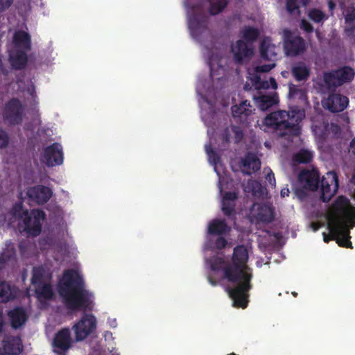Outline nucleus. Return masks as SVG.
Segmentation results:
<instances>
[{
  "mask_svg": "<svg viewBox=\"0 0 355 355\" xmlns=\"http://www.w3.org/2000/svg\"><path fill=\"white\" fill-rule=\"evenodd\" d=\"M310 0H287L286 3V8L288 14L291 15H300V7L306 6Z\"/></svg>",
  "mask_w": 355,
  "mask_h": 355,
  "instance_id": "28",
  "label": "nucleus"
},
{
  "mask_svg": "<svg viewBox=\"0 0 355 355\" xmlns=\"http://www.w3.org/2000/svg\"><path fill=\"white\" fill-rule=\"evenodd\" d=\"M275 67V64H262L257 67L256 70L257 72L266 73L270 71Z\"/></svg>",
  "mask_w": 355,
  "mask_h": 355,
  "instance_id": "48",
  "label": "nucleus"
},
{
  "mask_svg": "<svg viewBox=\"0 0 355 355\" xmlns=\"http://www.w3.org/2000/svg\"><path fill=\"white\" fill-rule=\"evenodd\" d=\"M300 180L304 182V187L306 189L315 191L319 187L320 173L317 170L303 171L300 173Z\"/></svg>",
  "mask_w": 355,
  "mask_h": 355,
  "instance_id": "18",
  "label": "nucleus"
},
{
  "mask_svg": "<svg viewBox=\"0 0 355 355\" xmlns=\"http://www.w3.org/2000/svg\"><path fill=\"white\" fill-rule=\"evenodd\" d=\"M344 34L347 39L355 43V22L346 24V26L344 28Z\"/></svg>",
  "mask_w": 355,
  "mask_h": 355,
  "instance_id": "42",
  "label": "nucleus"
},
{
  "mask_svg": "<svg viewBox=\"0 0 355 355\" xmlns=\"http://www.w3.org/2000/svg\"><path fill=\"white\" fill-rule=\"evenodd\" d=\"M73 343L69 328H62L53 336V351L57 355H67L68 351L71 348Z\"/></svg>",
  "mask_w": 355,
  "mask_h": 355,
  "instance_id": "10",
  "label": "nucleus"
},
{
  "mask_svg": "<svg viewBox=\"0 0 355 355\" xmlns=\"http://www.w3.org/2000/svg\"><path fill=\"white\" fill-rule=\"evenodd\" d=\"M309 18L314 21L315 23H323L326 19H328L323 11L318 8H311L308 12Z\"/></svg>",
  "mask_w": 355,
  "mask_h": 355,
  "instance_id": "37",
  "label": "nucleus"
},
{
  "mask_svg": "<svg viewBox=\"0 0 355 355\" xmlns=\"http://www.w3.org/2000/svg\"><path fill=\"white\" fill-rule=\"evenodd\" d=\"M46 219L45 212L40 209H33L25 212L23 220L24 231L29 235L37 236L42 232V222Z\"/></svg>",
  "mask_w": 355,
  "mask_h": 355,
  "instance_id": "7",
  "label": "nucleus"
},
{
  "mask_svg": "<svg viewBox=\"0 0 355 355\" xmlns=\"http://www.w3.org/2000/svg\"><path fill=\"white\" fill-rule=\"evenodd\" d=\"M339 78L338 85H343L345 83L351 81L354 76V70L350 67H343L340 69L336 70Z\"/></svg>",
  "mask_w": 355,
  "mask_h": 355,
  "instance_id": "35",
  "label": "nucleus"
},
{
  "mask_svg": "<svg viewBox=\"0 0 355 355\" xmlns=\"http://www.w3.org/2000/svg\"><path fill=\"white\" fill-rule=\"evenodd\" d=\"M327 4H328L329 10L331 12V15L332 16L334 15V10L336 8V3H334V1L333 0H329Z\"/></svg>",
  "mask_w": 355,
  "mask_h": 355,
  "instance_id": "53",
  "label": "nucleus"
},
{
  "mask_svg": "<svg viewBox=\"0 0 355 355\" xmlns=\"http://www.w3.org/2000/svg\"><path fill=\"white\" fill-rule=\"evenodd\" d=\"M58 292L67 309L76 311H92L93 294L85 289L83 277L74 270H67L58 284Z\"/></svg>",
  "mask_w": 355,
  "mask_h": 355,
  "instance_id": "2",
  "label": "nucleus"
},
{
  "mask_svg": "<svg viewBox=\"0 0 355 355\" xmlns=\"http://www.w3.org/2000/svg\"><path fill=\"white\" fill-rule=\"evenodd\" d=\"M13 43L19 50L29 51L31 49V38L28 33L24 31H17L13 35Z\"/></svg>",
  "mask_w": 355,
  "mask_h": 355,
  "instance_id": "22",
  "label": "nucleus"
},
{
  "mask_svg": "<svg viewBox=\"0 0 355 355\" xmlns=\"http://www.w3.org/2000/svg\"><path fill=\"white\" fill-rule=\"evenodd\" d=\"M232 131L234 133V143H240L242 141L244 136L243 130L239 126L234 125L232 127Z\"/></svg>",
  "mask_w": 355,
  "mask_h": 355,
  "instance_id": "44",
  "label": "nucleus"
},
{
  "mask_svg": "<svg viewBox=\"0 0 355 355\" xmlns=\"http://www.w3.org/2000/svg\"><path fill=\"white\" fill-rule=\"evenodd\" d=\"M328 229L333 239L340 247L353 248L350 241L348 225H355V207L350 205L349 199L340 196L332 205L331 213L328 219Z\"/></svg>",
  "mask_w": 355,
  "mask_h": 355,
  "instance_id": "3",
  "label": "nucleus"
},
{
  "mask_svg": "<svg viewBox=\"0 0 355 355\" xmlns=\"http://www.w3.org/2000/svg\"><path fill=\"white\" fill-rule=\"evenodd\" d=\"M345 23L346 24L355 23V7L352 5L348 6L344 12Z\"/></svg>",
  "mask_w": 355,
  "mask_h": 355,
  "instance_id": "41",
  "label": "nucleus"
},
{
  "mask_svg": "<svg viewBox=\"0 0 355 355\" xmlns=\"http://www.w3.org/2000/svg\"><path fill=\"white\" fill-rule=\"evenodd\" d=\"M260 55L266 60H273L277 57L275 46L271 44L270 40L265 38L260 44Z\"/></svg>",
  "mask_w": 355,
  "mask_h": 355,
  "instance_id": "26",
  "label": "nucleus"
},
{
  "mask_svg": "<svg viewBox=\"0 0 355 355\" xmlns=\"http://www.w3.org/2000/svg\"><path fill=\"white\" fill-rule=\"evenodd\" d=\"M8 316L10 320L11 327L15 329L21 327L27 320L26 313L21 307H17L9 311Z\"/></svg>",
  "mask_w": 355,
  "mask_h": 355,
  "instance_id": "25",
  "label": "nucleus"
},
{
  "mask_svg": "<svg viewBox=\"0 0 355 355\" xmlns=\"http://www.w3.org/2000/svg\"><path fill=\"white\" fill-rule=\"evenodd\" d=\"M96 319L93 314L84 313L71 328L75 334V340L80 342L87 338L96 330Z\"/></svg>",
  "mask_w": 355,
  "mask_h": 355,
  "instance_id": "6",
  "label": "nucleus"
},
{
  "mask_svg": "<svg viewBox=\"0 0 355 355\" xmlns=\"http://www.w3.org/2000/svg\"><path fill=\"white\" fill-rule=\"evenodd\" d=\"M208 2L209 4L208 12L212 16L223 12L229 3L228 0H208Z\"/></svg>",
  "mask_w": 355,
  "mask_h": 355,
  "instance_id": "30",
  "label": "nucleus"
},
{
  "mask_svg": "<svg viewBox=\"0 0 355 355\" xmlns=\"http://www.w3.org/2000/svg\"><path fill=\"white\" fill-rule=\"evenodd\" d=\"M312 159L313 153L306 149H301L293 157V161L298 164H309Z\"/></svg>",
  "mask_w": 355,
  "mask_h": 355,
  "instance_id": "34",
  "label": "nucleus"
},
{
  "mask_svg": "<svg viewBox=\"0 0 355 355\" xmlns=\"http://www.w3.org/2000/svg\"><path fill=\"white\" fill-rule=\"evenodd\" d=\"M205 149L211 164L215 166L217 165L220 162V157L211 146H206Z\"/></svg>",
  "mask_w": 355,
  "mask_h": 355,
  "instance_id": "40",
  "label": "nucleus"
},
{
  "mask_svg": "<svg viewBox=\"0 0 355 355\" xmlns=\"http://www.w3.org/2000/svg\"><path fill=\"white\" fill-rule=\"evenodd\" d=\"M3 324H4V322H3V320L2 318V315L0 313V334L1 333V331L3 330Z\"/></svg>",
  "mask_w": 355,
  "mask_h": 355,
  "instance_id": "57",
  "label": "nucleus"
},
{
  "mask_svg": "<svg viewBox=\"0 0 355 355\" xmlns=\"http://www.w3.org/2000/svg\"><path fill=\"white\" fill-rule=\"evenodd\" d=\"M291 75L297 82L306 81L310 76V68L303 62L294 64L291 70Z\"/></svg>",
  "mask_w": 355,
  "mask_h": 355,
  "instance_id": "23",
  "label": "nucleus"
},
{
  "mask_svg": "<svg viewBox=\"0 0 355 355\" xmlns=\"http://www.w3.org/2000/svg\"><path fill=\"white\" fill-rule=\"evenodd\" d=\"M25 116V106L17 98H12L4 105L2 116L4 122L15 126L22 123Z\"/></svg>",
  "mask_w": 355,
  "mask_h": 355,
  "instance_id": "5",
  "label": "nucleus"
},
{
  "mask_svg": "<svg viewBox=\"0 0 355 355\" xmlns=\"http://www.w3.org/2000/svg\"><path fill=\"white\" fill-rule=\"evenodd\" d=\"M254 100L261 110L266 111L278 104L279 96L277 92H273L269 94H259L254 96Z\"/></svg>",
  "mask_w": 355,
  "mask_h": 355,
  "instance_id": "19",
  "label": "nucleus"
},
{
  "mask_svg": "<svg viewBox=\"0 0 355 355\" xmlns=\"http://www.w3.org/2000/svg\"><path fill=\"white\" fill-rule=\"evenodd\" d=\"M284 49L287 55L296 56L306 51V42L301 36L294 34L290 30H285Z\"/></svg>",
  "mask_w": 355,
  "mask_h": 355,
  "instance_id": "8",
  "label": "nucleus"
},
{
  "mask_svg": "<svg viewBox=\"0 0 355 355\" xmlns=\"http://www.w3.org/2000/svg\"><path fill=\"white\" fill-rule=\"evenodd\" d=\"M44 270L42 267H35L33 270L31 284L34 286L40 285L44 283Z\"/></svg>",
  "mask_w": 355,
  "mask_h": 355,
  "instance_id": "38",
  "label": "nucleus"
},
{
  "mask_svg": "<svg viewBox=\"0 0 355 355\" xmlns=\"http://www.w3.org/2000/svg\"><path fill=\"white\" fill-rule=\"evenodd\" d=\"M268 172H267V173L266 175V180L268 182V183L271 186H275V183H276L275 175L270 168H268Z\"/></svg>",
  "mask_w": 355,
  "mask_h": 355,
  "instance_id": "49",
  "label": "nucleus"
},
{
  "mask_svg": "<svg viewBox=\"0 0 355 355\" xmlns=\"http://www.w3.org/2000/svg\"><path fill=\"white\" fill-rule=\"evenodd\" d=\"M13 3V0H0V12L7 10Z\"/></svg>",
  "mask_w": 355,
  "mask_h": 355,
  "instance_id": "50",
  "label": "nucleus"
},
{
  "mask_svg": "<svg viewBox=\"0 0 355 355\" xmlns=\"http://www.w3.org/2000/svg\"><path fill=\"white\" fill-rule=\"evenodd\" d=\"M238 198V193L235 191H227L222 199V211L228 217L234 216L236 200Z\"/></svg>",
  "mask_w": 355,
  "mask_h": 355,
  "instance_id": "20",
  "label": "nucleus"
},
{
  "mask_svg": "<svg viewBox=\"0 0 355 355\" xmlns=\"http://www.w3.org/2000/svg\"><path fill=\"white\" fill-rule=\"evenodd\" d=\"M241 162L243 167L252 169L254 172L258 171L261 168V162L254 153H248Z\"/></svg>",
  "mask_w": 355,
  "mask_h": 355,
  "instance_id": "29",
  "label": "nucleus"
},
{
  "mask_svg": "<svg viewBox=\"0 0 355 355\" xmlns=\"http://www.w3.org/2000/svg\"><path fill=\"white\" fill-rule=\"evenodd\" d=\"M293 90H294L293 88L290 87V89H289L290 94H293Z\"/></svg>",
  "mask_w": 355,
  "mask_h": 355,
  "instance_id": "59",
  "label": "nucleus"
},
{
  "mask_svg": "<svg viewBox=\"0 0 355 355\" xmlns=\"http://www.w3.org/2000/svg\"><path fill=\"white\" fill-rule=\"evenodd\" d=\"M12 299L11 289L8 284L0 282V303L8 302Z\"/></svg>",
  "mask_w": 355,
  "mask_h": 355,
  "instance_id": "39",
  "label": "nucleus"
},
{
  "mask_svg": "<svg viewBox=\"0 0 355 355\" xmlns=\"http://www.w3.org/2000/svg\"><path fill=\"white\" fill-rule=\"evenodd\" d=\"M331 239H333V236H332V235H331V239H329V238H328V236H327L324 233V241L325 243H328Z\"/></svg>",
  "mask_w": 355,
  "mask_h": 355,
  "instance_id": "58",
  "label": "nucleus"
},
{
  "mask_svg": "<svg viewBox=\"0 0 355 355\" xmlns=\"http://www.w3.org/2000/svg\"><path fill=\"white\" fill-rule=\"evenodd\" d=\"M249 259L248 251L243 245L234 248L231 261L217 257L211 261V270L215 272L223 271V277L227 282L236 284L234 287H228L227 291L234 304L237 307H247L248 292L252 288V269L247 265Z\"/></svg>",
  "mask_w": 355,
  "mask_h": 355,
  "instance_id": "1",
  "label": "nucleus"
},
{
  "mask_svg": "<svg viewBox=\"0 0 355 355\" xmlns=\"http://www.w3.org/2000/svg\"><path fill=\"white\" fill-rule=\"evenodd\" d=\"M349 151L355 155V137L350 142Z\"/></svg>",
  "mask_w": 355,
  "mask_h": 355,
  "instance_id": "54",
  "label": "nucleus"
},
{
  "mask_svg": "<svg viewBox=\"0 0 355 355\" xmlns=\"http://www.w3.org/2000/svg\"><path fill=\"white\" fill-rule=\"evenodd\" d=\"M208 281L212 285V286H216L218 285V281H216V279H214L213 277H211V276H209L208 277Z\"/></svg>",
  "mask_w": 355,
  "mask_h": 355,
  "instance_id": "56",
  "label": "nucleus"
},
{
  "mask_svg": "<svg viewBox=\"0 0 355 355\" xmlns=\"http://www.w3.org/2000/svg\"><path fill=\"white\" fill-rule=\"evenodd\" d=\"M9 143V137L7 132L0 128V149L6 148Z\"/></svg>",
  "mask_w": 355,
  "mask_h": 355,
  "instance_id": "45",
  "label": "nucleus"
},
{
  "mask_svg": "<svg viewBox=\"0 0 355 355\" xmlns=\"http://www.w3.org/2000/svg\"><path fill=\"white\" fill-rule=\"evenodd\" d=\"M24 350L21 339L19 336H7L0 343V354L18 355Z\"/></svg>",
  "mask_w": 355,
  "mask_h": 355,
  "instance_id": "13",
  "label": "nucleus"
},
{
  "mask_svg": "<svg viewBox=\"0 0 355 355\" xmlns=\"http://www.w3.org/2000/svg\"><path fill=\"white\" fill-rule=\"evenodd\" d=\"M228 355H238V354H235V353L232 352V353L229 354Z\"/></svg>",
  "mask_w": 355,
  "mask_h": 355,
  "instance_id": "61",
  "label": "nucleus"
},
{
  "mask_svg": "<svg viewBox=\"0 0 355 355\" xmlns=\"http://www.w3.org/2000/svg\"><path fill=\"white\" fill-rule=\"evenodd\" d=\"M254 109L247 100L242 101L239 105L232 107V113L234 119L238 118L241 123H245L248 116L252 114Z\"/></svg>",
  "mask_w": 355,
  "mask_h": 355,
  "instance_id": "21",
  "label": "nucleus"
},
{
  "mask_svg": "<svg viewBox=\"0 0 355 355\" xmlns=\"http://www.w3.org/2000/svg\"><path fill=\"white\" fill-rule=\"evenodd\" d=\"M27 52L17 50L15 55L10 56V64L13 69L21 70L26 67L28 62Z\"/></svg>",
  "mask_w": 355,
  "mask_h": 355,
  "instance_id": "27",
  "label": "nucleus"
},
{
  "mask_svg": "<svg viewBox=\"0 0 355 355\" xmlns=\"http://www.w3.org/2000/svg\"><path fill=\"white\" fill-rule=\"evenodd\" d=\"M349 104L347 96L340 94H330L324 101L323 106L331 112L336 113L343 111Z\"/></svg>",
  "mask_w": 355,
  "mask_h": 355,
  "instance_id": "16",
  "label": "nucleus"
},
{
  "mask_svg": "<svg viewBox=\"0 0 355 355\" xmlns=\"http://www.w3.org/2000/svg\"><path fill=\"white\" fill-rule=\"evenodd\" d=\"M227 240L222 236H219L215 241V247L218 250H222L226 247Z\"/></svg>",
  "mask_w": 355,
  "mask_h": 355,
  "instance_id": "47",
  "label": "nucleus"
},
{
  "mask_svg": "<svg viewBox=\"0 0 355 355\" xmlns=\"http://www.w3.org/2000/svg\"><path fill=\"white\" fill-rule=\"evenodd\" d=\"M234 60L236 64H241L245 60H249L254 54L253 49L242 40L236 41L235 45L232 46Z\"/></svg>",
  "mask_w": 355,
  "mask_h": 355,
  "instance_id": "17",
  "label": "nucleus"
},
{
  "mask_svg": "<svg viewBox=\"0 0 355 355\" xmlns=\"http://www.w3.org/2000/svg\"><path fill=\"white\" fill-rule=\"evenodd\" d=\"M35 292L39 300H51L53 295L52 286L47 283L35 286Z\"/></svg>",
  "mask_w": 355,
  "mask_h": 355,
  "instance_id": "31",
  "label": "nucleus"
},
{
  "mask_svg": "<svg viewBox=\"0 0 355 355\" xmlns=\"http://www.w3.org/2000/svg\"><path fill=\"white\" fill-rule=\"evenodd\" d=\"M324 81L329 89H334L340 86V85H338L340 80L336 70L325 73L324 75Z\"/></svg>",
  "mask_w": 355,
  "mask_h": 355,
  "instance_id": "36",
  "label": "nucleus"
},
{
  "mask_svg": "<svg viewBox=\"0 0 355 355\" xmlns=\"http://www.w3.org/2000/svg\"><path fill=\"white\" fill-rule=\"evenodd\" d=\"M26 195L31 202L42 205L46 203L53 196L51 188L42 184L31 187L27 189Z\"/></svg>",
  "mask_w": 355,
  "mask_h": 355,
  "instance_id": "12",
  "label": "nucleus"
},
{
  "mask_svg": "<svg viewBox=\"0 0 355 355\" xmlns=\"http://www.w3.org/2000/svg\"><path fill=\"white\" fill-rule=\"evenodd\" d=\"M28 211L27 209H24L23 205L21 202L16 203L12 207V212L15 216L22 218L25 217V212Z\"/></svg>",
  "mask_w": 355,
  "mask_h": 355,
  "instance_id": "43",
  "label": "nucleus"
},
{
  "mask_svg": "<svg viewBox=\"0 0 355 355\" xmlns=\"http://www.w3.org/2000/svg\"><path fill=\"white\" fill-rule=\"evenodd\" d=\"M352 180L353 183L355 184V172H354V174L352 176Z\"/></svg>",
  "mask_w": 355,
  "mask_h": 355,
  "instance_id": "60",
  "label": "nucleus"
},
{
  "mask_svg": "<svg viewBox=\"0 0 355 355\" xmlns=\"http://www.w3.org/2000/svg\"><path fill=\"white\" fill-rule=\"evenodd\" d=\"M289 193H290V191L288 188H283L282 190H281V192H280V194H281V196L284 198L286 196H289Z\"/></svg>",
  "mask_w": 355,
  "mask_h": 355,
  "instance_id": "55",
  "label": "nucleus"
},
{
  "mask_svg": "<svg viewBox=\"0 0 355 355\" xmlns=\"http://www.w3.org/2000/svg\"><path fill=\"white\" fill-rule=\"evenodd\" d=\"M16 257V250L13 245H8L0 254V269L3 265L10 261H13Z\"/></svg>",
  "mask_w": 355,
  "mask_h": 355,
  "instance_id": "33",
  "label": "nucleus"
},
{
  "mask_svg": "<svg viewBox=\"0 0 355 355\" xmlns=\"http://www.w3.org/2000/svg\"><path fill=\"white\" fill-rule=\"evenodd\" d=\"M269 82L270 85L268 82L263 83V87L268 88L270 86L273 89H276L277 88V83L273 77L270 78Z\"/></svg>",
  "mask_w": 355,
  "mask_h": 355,
  "instance_id": "51",
  "label": "nucleus"
},
{
  "mask_svg": "<svg viewBox=\"0 0 355 355\" xmlns=\"http://www.w3.org/2000/svg\"><path fill=\"white\" fill-rule=\"evenodd\" d=\"M209 18L202 13H194L189 17V28L193 37L197 38L208 29Z\"/></svg>",
  "mask_w": 355,
  "mask_h": 355,
  "instance_id": "15",
  "label": "nucleus"
},
{
  "mask_svg": "<svg viewBox=\"0 0 355 355\" xmlns=\"http://www.w3.org/2000/svg\"><path fill=\"white\" fill-rule=\"evenodd\" d=\"M242 37L246 43L252 44L257 41L260 35V31L258 28L247 26L241 31Z\"/></svg>",
  "mask_w": 355,
  "mask_h": 355,
  "instance_id": "32",
  "label": "nucleus"
},
{
  "mask_svg": "<svg viewBox=\"0 0 355 355\" xmlns=\"http://www.w3.org/2000/svg\"><path fill=\"white\" fill-rule=\"evenodd\" d=\"M230 228L225 220L214 219L208 225V234L212 236H223L228 233Z\"/></svg>",
  "mask_w": 355,
  "mask_h": 355,
  "instance_id": "24",
  "label": "nucleus"
},
{
  "mask_svg": "<svg viewBox=\"0 0 355 355\" xmlns=\"http://www.w3.org/2000/svg\"><path fill=\"white\" fill-rule=\"evenodd\" d=\"M41 162L48 166L61 165L63 163V151L62 146L54 142L46 147L41 155Z\"/></svg>",
  "mask_w": 355,
  "mask_h": 355,
  "instance_id": "11",
  "label": "nucleus"
},
{
  "mask_svg": "<svg viewBox=\"0 0 355 355\" xmlns=\"http://www.w3.org/2000/svg\"><path fill=\"white\" fill-rule=\"evenodd\" d=\"M230 139L229 131L227 129H226L224 132L223 133V143H229Z\"/></svg>",
  "mask_w": 355,
  "mask_h": 355,
  "instance_id": "52",
  "label": "nucleus"
},
{
  "mask_svg": "<svg viewBox=\"0 0 355 355\" xmlns=\"http://www.w3.org/2000/svg\"><path fill=\"white\" fill-rule=\"evenodd\" d=\"M304 114L300 110H292L286 112L278 110L268 114L263 120L262 125L266 127L264 130L270 129L282 132V135L299 136L301 133L300 123Z\"/></svg>",
  "mask_w": 355,
  "mask_h": 355,
  "instance_id": "4",
  "label": "nucleus"
},
{
  "mask_svg": "<svg viewBox=\"0 0 355 355\" xmlns=\"http://www.w3.org/2000/svg\"><path fill=\"white\" fill-rule=\"evenodd\" d=\"M251 212L257 221L263 223H270L275 218L274 208L266 203H253Z\"/></svg>",
  "mask_w": 355,
  "mask_h": 355,
  "instance_id": "14",
  "label": "nucleus"
},
{
  "mask_svg": "<svg viewBox=\"0 0 355 355\" xmlns=\"http://www.w3.org/2000/svg\"><path fill=\"white\" fill-rule=\"evenodd\" d=\"M321 200L328 202L336 195L339 188L338 176L336 171L325 173L320 181Z\"/></svg>",
  "mask_w": 355,
  "mask_h": 355,
  "instance_id": "9",
  "label": "nucleus"
},
{
  "mask_svg": "<svg viewBox=\"0 0 355 355\" xmlns=\"http://www.w3.org/2000/svg\"><path fill=\"white\" fill-rule=\"evenodd\" d=\"M293 295L295 297H296L297 294V293L293 292Z\"/></svg>",
  "mask_w": 355,
  "mask_h": 355,
  "instance_id": "62",
  "label": "nucleus"
},
{
  "mask_svg": "<svg viewBox=\"0 0 355 355\" xmlns=\"http://www.w3.org/2000/svg\"><path fill=\"white\" fill-rule=\"evenodd\" d=\"M300 26L302 30L307 33H313L314 30L312 24L305 19L301 20Z\"/></svg>",
  "mask_w": 355,
  "mask_h": 355,
  "instance_id": "46",
  "label": "nucleus"
}]
</instances>
